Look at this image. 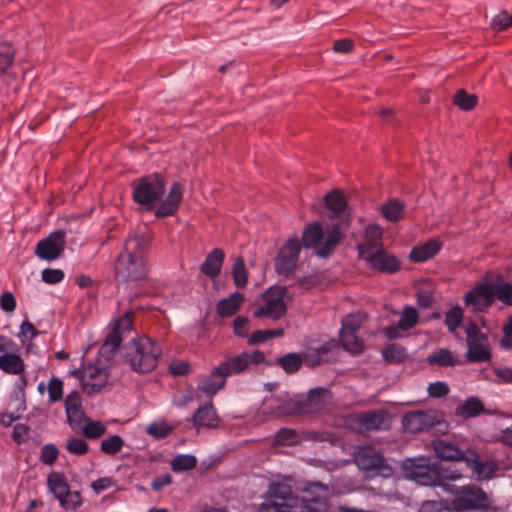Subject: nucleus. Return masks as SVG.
I'll list each match as a JSON object with an SVG mask.
<instances>
[{"mask_svg":"<svg viewBox=\"0 0 512 512\" xmlns=\"http://www.w3.org/2000/svg\"><path fill=\"white\" fill-rule=\"evenodd\" d=\"M437 472L439 475V486L446 491L452 492L458 486L447 484L446 481H456L462 478V472L452 464H438Z\"/></svg>","mask_w":512,"mask_h":512,"instance_id":"32","label":"nucleus"},{"mask_svg":"<svg viewBox=\"0 0 512 512\" xmlns=\"http://www.w3.org/2000/svg\"><path fill=\"white\" fill-rule=\"evenodd\" d=\"M440 243L436 240H430L423 245L416 246L410 252V259L414 262H425L435 256L440 250Z\"/></svg>","mask_w":512,"mask_h":512,"instance_id":"34","label":"nucleus"},{"mask_svg":"<svg viewBox=\"0 0 512 512\" xmlns=\"http://www.w3.org/2000/svg\"><path fill=\"white\" fill-rule=\"evenodd\" d=\"M194 426L201 428H216L219 424V417L211 403L200 406L192 417Z\"/></svg>","mask_w":512,"mask_h":512,"instance_id":"26","label":"nucleus"},{"mask_svg":"<svg viewBox=\"0 0 512 512\" xmlns=\"http://www.w3.org/2000/svg\"><path fill=\"white\" fill-rule=\"evenodd\" d=\"M443 421L442 415L435 410L414 411L403 417V426L412 433L428 430Z\"/></svg>","mask_w":512,"mask_h":512,"instance_id":"14","label":"nucleus"},{"mask_svg":"<svg viewBox=\"0 0 512 512\" xmlns=\"http://www.w3.org/2000/svg\"><path fill=\"white\" fill-rule=\"evenodd\" d=\"M383 229L376 224L369 225L364 234V240L358 244V252L360 258L366 254L375 253L378 249L383 247L382 244Z\"/></svg>","mask_w":512,"mask_h":512,"instance_id":"25","label":"nucleus"},{"mask_svg":"<svg viewBox=\"0 0 512 512\" xmlns=\"http://www.w3.org/2000/svg\"><path fill=\"white\" fill-rule=\"evenodd\" d=\"M366 261L371 268L382 272L393 274L400 269V261L384 247L378 249L375 253L366 254L365 257L362 258Z\"/></svg>","mask_w":512,"mask_h":512,"instance_id":"17","label":"nucleus"},{"mask_svg":"<svg viewBox=\"0 0 512 512\" xmlns=\"http://www.w3.org/2000/svg\"><path fill=\"white\" fill-rule=\"evenodd\" d=\"M222 374L218 366L215 367L211 374L199 383L198 389L208 396H213L222 389L226 383L227 378Z\"/></svg>","mask_w":512,"mask_h":512,"instance_id":"30","label":"nucleus"},{"mask_svg":"<svg viewBox=\"0 0 512 512\" xmlns=\"http://www.w3.org/2000/svg\"><path fill=\"white\" fill-rule=\"evenodd\" d=\"M0 307L3 311L10 313L13 312L16 308V300L14 295L6 291L0 296Z\"/></svg>","mask_w":512,"mask_h":512,"instance_id":"60","label":"nucleus"},{"mask_svg":"<svg viewBox=\"0 0 512 512\" xmlns=\"http://www.w3.org/2000/svg\"><path fill=\"white\" fill-rule=\"evenodd\" d=\"M225 254L223 250L216 248L212 250L202 263L200 270L203 274L210 278H215L219 275Z\"/></svg>","mask_w":512,"mask_h":512,"instance_id":"29","label":"nucleus"},{"mask_svg":"<svg viewBox=\"0 0 512 512\" xmlns=\"http://www.w3.org/2000/svg\"><path fill=\"white\" fill-rule=\"evenodd\" d=\"M124 440L119 435L110 436L100 444V450L107 455H115L122 450Z\"/></svg>","mask_w":512,"mask_h":512,"instance_id":"47","label":"nucleus"},{"mask_svg":"<svg viewBox=\"0 0 512 512\" xmlns=\"http://www.w3.org/2000/svg\"><path fill=\"white\" fill-rule=\"evenodd\" d=\"M466 465L470 468L478 479H489L498 474L500 465L496 461L479 460L478 454L474 450H469L466 458Z\"/></svg>","mask_w":512,"mask_h":512,"instance_id":"23","label":"nucleus"},{"mask_svg":"<svg viewBox=\"0 0 512 512\" xmlns=\"http://www.w3.org/2000/svg\"><path fill=\"white\" fill-rule=\"evenodd\" d=\"M277 363L286 373H295L302 366V358L296 353H289L279 358Z\"/></svg>","mask_w":512,"mask_h":512,"instance_id":"44","label":"nucleus"},{"mask_svg":"<svg viewBox=\"0 0 512 512\" xmlns=\"http://www.w3.org/2000/svg\"><path fill=\"white\" fill-rule=\"evenodd\" d=\"M490 283L494 300L497 299L508 306H512V284L502 280Z\"/></svg>","mask_w":512,"mask_h":512,"instance_id":"37","label":"nucleus"},{"mask_svg":"<svg viewBox=\"0 0 512 512\" xmlns=\"http://www.w3.org/2000/svg\"><path fill=\"white\" fill-rule=\"evenodd\" d=\"M29 427L25 424H17L13 429V439L17 443H23L28 439Z\"/></svg>","mask_w":512,"mask_h":512,"instance_id":"63","label":"nucleus"},{"mask_svg":"<svg viewBox=\"0 0 512 512\" xmlns=\"http://www.w3.org/2000/svg\"><path fill=\"white\" fill-rule=\"evenodd\" d=\"M463 311L460 307L456 306L450 309L445 316V323L450 332H454L461 324Z\"/></svg>","mask_w":512,"mask_h":512,"instance_id":"49","label":"nucleus"},{"mask_svg":"<svg viewBox=\"0 0 512 512\" xmlns=\"http://www.w3.org/2000/svg\"><path fill=\"white\" fill-rule=\"evenodd\" d=\"M434 450L436 455L446 461H464L469 450L462 451L453 443L445 440H436L434 442Z\"/></svg>","mask_w":512,"mask_h":512,"instance_id":"27","label":"nucleus"},{"mask_svg":"<svg viewBox=\"0 0 512 512\" xmlns=\"http://www.w3.org/2000/svg\"><path fill=\"white\" fill-rule=\"evenodd\" d=\"M66 449L75 455H84L88 452L89 447L87 442L81 438H71L67 441Z\"/></svg>","mask_w":512,"mask_h":512,"instance_id":"52","label":"nucleus"},{"mask_svg":"<svg viewBox=\"0 0 512 512\" xmlns=\"http://www.w3.org/2000/svg\"><path fill=\"white\" fill-rule=\"evenodd\" d=\"M85 437L89 439H97L106 433V426L100 421H94L89 418L79 428Z\"/></svg>","mask_w":512,"mask_h":512,"instance_id":"42","label":"nucleus"},{"mask_svg":"<svg viewBox=\"0 0 512 512\" xmlns=\"http://www.w3.org/2000/svg\"><path fill=\"white\" fill-rule=\"evenodd\" d=\"M150 237L146 234L130 235L124 242L123 251L115 263L116 277L120 281H139L149 271L147 250Z\"/></svg>","mask_w":512,"mask_h":512,"instance_id":"2","label":"nucleus"},{"mask_svg":"<svg viewBox=\"0 0 512 512\" xmlns=\"http://www.w3.org/2000/svg\"><path fill=\"white\" fill-rule=\"evenodd\" d=\"M57 456H58V449L54 445L48 444L42 448L41 461L43 463H45L47 465H51L56 461Z\"/></svg>","mask_w":512,"mask_h":512,"instance_id":"59","label":"nucleus"},{"mask_svg":"<svg viewBox=\"0 0 512 512\" xmlns=\"http://www.w3.org/2000/svg\"><path fill=\"white\" fill-rule=\"evenodd\" d=\"M265 361V355L259 350L242 352L231 356L218 365V368L226 378L244 372L251 364H259Z\"/></svg>","mask_w":512,"mask_h":512,"instance_id":"11","label":"nucleus"},{"mask_svg":"<svg viewBox=\"0 0 512 512\" xmlns=\"http://www.w3.org/2000/svg\"><path fill=\"white\" fill-rule=\"evenodd\" d=\"M197 462V458L192 454H180L171 459L170 466L174 472L180 473L194 469Z\"/></svg>","mask_w":512,"mask_h":512,"instance_id":"39","label":"nucleus"},{"mask_svg":"<svg viewBox=\"0 0 512 512\" xmlns=\"http://www.w3.org/2000/svg\"><path fill=\"white\" fill-rule=\"evenodd\" d=\"M509 19V14L506 11H502L492 19L491 27L495 31L506 30L507 28L511 27Z\"/></svg>","mask_w":512,"mask_h":512,"instance_id":"57","label":"nucleus"},{"mask_svg":"<svg viewBox=\"0 0 512 512\" xmlns=\"http://www.w3.org/2000/svg\"><path fill=\"white\" fill-rule=\"evenodd\" d=\"M355 463L362 470H376L384 468L383 455L371 446L359 447L354 455Z\"/></svg>","mask_w":512,"mask_h":512,"instance_id":"22","label":"nucleus"},{"mask_svg":"<svg viewBox=\"0 0 512 512\" xmlns=\"http://www.w3.org/2000/svg\"><path fill=\"white\" fill-rule=\"evenodd\" d=\"M494 373L498 383H512V368L504 366L495 367Z\"/></svg>","mask_w":512,"mask_h":512,"instance_id":"62","label":"nucleus"},{"mask_svg":"<svg viewBox=\"0 0 512 512\" xmlns=\"http://www.w3.org/2000/svg\"><path fill=\"white\" fill-rule=\"evenodd\" d=\"M291 298L285 287L272 286L262 294V303L255 309V318L281 319L287 312Z\"/></svg>","mask_w":512,"mask_h":512,"instance_id":"5","label":"nucleus"},{"mask_svg":"<svg viewBox=\"0 0 512 512\" xmlns=\"http://www.w3.org/2000/svg\"><path fill=\"white\" fill-rule=\"evenodd\" d=\"M327 496L328 488L320 483L309 485L304 495L298 498L289 484L274 482L259 512H327Z\"/></svg>","mask_w":512,"mask_h":512,"instance_id":"1","label":"nucleus"},{"mask_svg":"<svg viewBox=\"0 0 512 512\" xmlns=\"http://www.w3.org/2000/svg\"><path fill=\"white\" fill-rule=\"evenodd\" d=\"M65 232L57 230L39 241L35 248V254L42 260L53 261L58 259L65 248Z\"/></svg>","mask_w":512,"mask_h":512,"instance_id":"15","label":"nucleus"},{"mask_svg":"<svg viewBox=\"0 0 512 512\" xmlns=\"http://www.w3.org/2000/svg\"><path fill=\"white\" fill-rule=\"evenodd\" d=\"M232 276L233 281L238 288L246 287L248 283V273L246 271L245 262L242 257L235 259L232 268Z\"/></svg>","mask_w":512,"mask_h":512,"instance_id":"43","label":"nucleus"},{"mask_svg":"<svg viewBox=\"0 0 512 512\" xmlns=\"http://www.w3.org/2000/svg\"><path fill=\"white\" fill-rule=\"evenodd\" d=\"M243 301L244 295L240 292H234L217 303V312L221 317H230L239 310Z\"/></svg>","mask_w":512,"mask_h":512,"instance_id":"33","label":"nucleus"},{"mask_svg":"<svg viewBox=\"0 0 512 512\" xmlns=\"http://www.w3.org/2000/svg\"><path fill=\"white\" fill-rule=\"evenodd\" d=\"M49 401L58 402L63 397V382L58 378H52L47 386Z\"/></svg>","mask_w":512,"mask_h":512,"instance_id":"51","label":"nucleus"},{"mask_svg":"<svg viewBox=\"0 0 512 512\" xmlns=\"http://www.w3.org/2000/svg\"><path fill=\"white\" fill-rule=\"evenodd\" d=\"M454 104L461 110L468 111L476 106L477 97L473 94H468L465 90L461 89L454 95Z\"/></svg>","mask_w":512,"mask_h":512,"instance_id":"46","label":"nucleus"},{"mask_svg":"<svg viewBox=\"0 0 512 512\" xmlns=\"http://www.w3.org/2000/svg\"><path fill=\"white\" fill-rule=\"evenodd\" d=\"M419 512H451L450 509L444 507L437 501H427L422 504Z\"/></svg>","mask_w":512,"mask_h":512,"instance_id":"64","label":"nucleus"},{"mask_svg":"<svg viewBox=\"0 0 512 512\" xmlns=\"http://www.w3.org/2000/svg\"><path fill=\"white\" fill-rule=\"evenodd\" d=\"M82 408V401L80 394L77 391H73L66 396L65 399V411L75 410Z\"/></svg>","mask_w":512,"mask_h":512,"instance_id":"61","label":"nucleus"},{"mask_svg":"<svg viewBox=\"0 0 512 512\" xmlns=\"http://www.w3.org/2000/svg\"><path fill=\"white\" fill-rule=\"evenodd\" d=\"M483 409L484 406L478 398L470 397L457 408V414L465 418H471L479 415Z\"/></svg>","mask_w":512,"mask_h":512,"instance_id":"41","label":"nucleus"},{"mask_svg":"<svg viewBox=\"0 0 512 512\" xmlns=\"http://www.w3.org/2000/svg\"><path fill=\"white\" fill-rule=\"evenodd\" d=\"M132 314L125 313L122 317L118 318L111 326L105 342L100 348V354L109 359L119 347L122 339L132 329Z\"/></svg>","mask_w":512,"mask_h":512,"instance_id":"10","label":"nucleus"},{"mask_svg":"<svg viewBox=\"0 0 512 512\" xmlns=\"http://www.w3.org/2000/svg\"><path fill=\"white\" fill-rule=\"evenodd\" d=\"M283 334H284V330L282 328L257 330L250 335V337L248 339V343L250 345L260 344V343H263L271 338L281 337V336H283Z\"/></svg>","mask_w":512,"mask_h":512,"instance_id":"45","label":"nucleus"},{"mask_svg":"<svg viewBox=\"0 0 512 512\" xmlns=\"http://www.w3.org/2000/svg\"><path fill=\"white\" fill-rule=\"evenodd\" d=\"M14 48L8 44H0V77L3 75L12 76L10 72L14 61Z\"/></svg>","mask_w":512,"mask_h":512,"instance_id":"38","label":"nucleus"},{"mask_svg":"<svg viewBox=\"0 0 512 512\" xmlns=\"http://www.w3.org/2000/svg\"><path fill=\"white\" fill-rule=\"evenodd\" d=\"M467 352L466 359L471 363L486 362L491 359L488 338L473 322L465 327Z\"/></svg>","mask_w":512,"mask_h":512,"instance_id":"7","label":"nucleus"},{"mask_svg":"<svg viewBox=\"0 0 512 512\" xmlns=\"http://www.w3.org/2000/svg\"><path fill=\"white\" fill-rule=\"evenodd\" d=\"M382 355H383L385 361L388 363L402 362L406 356L405 349L396 344L387 346L383 350Z\"/></svg>","mask_w":512,"mask_h":512,"instance_id":"48","label":"nucleus"},{"mask_svg":"<svg viewBox=\"0 0 512 512\" xmlns=\"http://www.w3.org/2000/svg\"><path fill=\"white\" fill-rule=\"evenodd\" d=\"M405 477L422 486H439L437 464H430L428 459L408 460L404 465Z\"/></svg>","mask_w":512,"mask_h":512,"instance_id":"9","label":"nucleus"},{"mask_svg":"<svg viewBox=\"0 0 512 512\" xmlns=\"http://www.w3.org/2000/svg\"><path fill=\"white\" fill-rule=\"evenodd\" d=\"M73 374L80 380L83 390L89 395L100 391L108 381L107 370L94 364H89L82 370H76Z\"/></svg>","mask_w":512,"mask_h":512,"instance_id":"12","label":"nucleus"},{"mask_svg":"<svg viewBox=\"0 0 512 512\" xmlns=\"http://www.w3.org/2000/svg\"><path fill=\"white\" fill-rule=\"evenodd\" d=\"M418 311L412 306L404 307L398 323L385 328V334L389 339H396L402 336V332L408 331L418 323Z\"/></svg>","mask_w":512,"mask_h":512,"instance_id":"21","label":"nucleus"},{"mask_svg":"<svg viewBox=\"0 0 512 512\" xmlns=\"http://www.w3.org/2000/svg\"><path fill=\"white\" fill-rule=\"evenodd\" d=\"M64 276L61 269L46 268L41 273L42 280L48 284H57L64 279Z\"/></svg>","mask_w":512,"mask_h":512,"instance_id":"55","label":"nucleus"},{"mask_svg":"<svg viewBox=\"0 0 512 512\" xmlns=\"http://www.w3.org/2000/svg\"><path fill=\"white\" fill-rule=\"evenodd\" d=\"M301 244L297 239H290L281 248L275 261L276 271L279 275H289L297 266Z\"/></svg>","mask_w":512,"mask_h":512,"instance_id":"16","label":"nucleus"},{"mask_svg":"<svg viewBox=\"0 0 512 512\" xmlns=\"http://www.w3.org/2000/svg\"><path fill=\"white\" fill-rule=\"evenodd\" d=\"M330 400V391L326 388L311 389L304 401L296 405L297 411L303 414H311L321 410Z\"/></svg>","mask_w":512,"mask_h":512,"instance_id":"20","label":"nucleus"},{"mask_svg":"<svg viewBox=\"0 0 512 512\" xmlns=\"http://www.w3.org/2000/svg\"><path fill=\"white\" fill-rule=\"evenodd\" d=\"M297 440V434L289 428H283L276 434V443L279 445H293Z\"/></svg>","mask_w":512,"mask_h":512,"instance_id":"54","label":"nucleus"},{"mask_svg":"<svg viewBox=\"0 0 512 512\" xmlns=\"http://www.w3.org/2000/svg\"><path fill=\"white\" fill-rule=\"evenodd\" d=\"M133 200L147 210L155 207V204L162 200L166 191V181L158 173L141 177L132 183Z\"/></svg>","mask_w":512,"mask_h":512,"instance_id":"4","label":"nucleus"},{"mask_svg":"<svg viewBox=\"0 0 512 512\" xmlns=\"http://www.w3.org/2000/svg\"><path fill=\"white\" fill-rule=\"evenodd\" d=\"M361 430H385L390 427V418L384 410L358 413L354 417Z\"/></svg>","mask_w":512,"mask_h":512,"instance_id":"18","label":"nucleus"},{"mask_svg":"<svg viewBox=\"0 0 512 512\" xmlns=\"http://www.w3.org/2000/svg\"><path fill=\"white\" fill-rule=\"evenodd\" d=\"M69 425L73 429H79L82 424L87 420L82 408L65 411Z\"/></svg>","mask_w":512,"mask_h":512,"instance_id":"53","label":"nucleus"},{"mask_svg":"<svg viewBox=\"0 0 512 512\" xmlns=\"http://www.w3.org/2000/svg\"><path fill=\"white\" fill-rule=\"evenodd\" d=\"M48 485L64 509L75 510L81 505L80 494L69 490L68 484L62 475L51 474L48 478Z\"/></svg>","mask_w":512,"mask_h":512,"instance_id":"13","label":"nucleus"},{"mask_svg":"<svg viewBox=\"0 0 512 512\" xmlns=\"http://www.w3.org/2000/svg\"><path fill=\"white\" fill-rule=\"evenodd\" d=\"M342 233L337 225H333L325 234L319 223H313L303 233V243L306 247L316 249L317 255L328 256L333 248L340 242Z\"/></svg>","mask_w":512,"mask_h":512,"instance_id":"6","label":"nucleus"},{"mask_svg":"<svg viewBox=\"0 0 512 512\" xmlns=\"http://www.w3.org/2000/svg\"><path fill=\"white\" fill-rule=\"evenodd\" d=\"M404 209V202L397 199H390L382 204L381 213L388 221L397 222L401 219Z\"/></svg>","mask_w":512,"mask_h":512,"instance_id":"36","label":"nucleus"},{"mask_svg":"<svg viewBox=\"0 0 512 512\" xmlns=\"http://www.w3.org/2000/svg\"><path fill=\"white\" fill-rule=\"evenodd\" d=\"M427 362L432 366L443 367L456 366L462 363L459 356L447 348H438L432 351L427 357Z\"/></svg>","mask_w":512,"mask_h":512,"instance_id":"28","label":"nucleus"},{"mask_svg":"<svg viewBox=\"0 0 512 512\" xmlns=\"http://www.w3.org/2000/svg\"><path fill=\"white\" fill-rule=\"evenodd\" d=\"M494 302L491 283L477 285L465 296L467 306H472L474 311H483Z\"/></svg>","mask_w":512,"mask_h":512,"instance_id":"19","label":"nucleus"},{"mask_svg":"<svg viewBox=\"0 0 512 512\" xmlns=\"http://www.w3.org/2000/svg\"><path fill=\"white\" fill-rule=\"evenodd\" d=\"M427 391L429 396L433 398H441L446 396L449 393L450 389L445 382L437 381L434 383H430L427 388Z\"/></svg>","mask_w":512,"mask_h":512,"instance_id":"56","label":"nucleus"},{"mask_svg":"<svg viewBox=\"0 0 512 512\" xmlns=\"http://www.w3.org/2000/svg\"><path fill=\"white\" fill-rule=\"evenodd\" d=\"M357 332L349 330L340 331V341L345 350L358 354L363 349L362 341L357 337Z\"/></svg>","mask_w":512,"mask_h":512,"instance_id":"40","label":"nucleus"},{"mask_svg":"<svg viewBox=\"0 0 512 512\" xmlns=\"http://www.w3.org/2000/svg\"><path fill=\"white\" fill-rule=\"evenodd\" d=\"M183 186L179 182H174L169 189L167 197L161 201L155 215L158 218H164L174 215L178 210L183 199Z\"/></svg>","mask_w":512,"mask_h":512,"instance_id":"24","label":"nucleus"},{"mask_svg":"<svg viewBox=\"0 0 512 512\" xmlns=\"http://www.w3.org/2000/svg\"><path fill=\"white\" fill-rule=\"evenodd\" d=\"M173 428L165 422L152 423L147 427V433L156 439L168 436Z\"/></svg>","mask_w":512,"mask_h":512,"instance_id":"50","label":"nucleus"},{"mask_svg":"<svg viewBox=\"0 0 512 512\" xmlns=\"http://www.w3.org/2000/svg\"><path fill=\"white\" fill-rule=\"evenodd\" d=\"M124 359L132 370L147 373L156 368L162 350L158 343L149 337L131 340L124 347Z\"/></svg>","mask_w":512,"mask_h":512,"instance_id":"3","label":"nucleus"},{"mask_svg":"<svg viewBox=\"0 0 512 512\" xmlns=\"http://www.w3.org/2000/svg\"><path fill=\"white\" fill-rule=\"evenodd\" d=\"M327 208L333 213V216H346L347 203L344 195L340 191H332L325 197Z\"/></svg>","mask_w":512,"mask_h":512,"instance_id":"35","label":"nucleus"},{"mask_svg":"<svg viewBox=\"0 0 512 512\" xmlns=\"http://www.w3.org/2000/svg\"><path fill=\"white\" fill-rule=\"evenodd\" d=\"M26 365L20 355L8 352L0 355V370L9 375H21L25 372Z\"/></svg>","mask_w":512,"mask_h":512,"instance_id":"31","label":"nucleus"},{"mask_svg":"<svg viewBox=\"0 0 512 512\" xmlns=\"http://www.w3.org/2000/svg\"><path fill=\"white\" fill-rule=\"evenodd\" d=\"M362 324V318L358 314H352L346 316L342 320V328L341 330H349L352 332H357Z\"/></svg>","mask_w":512,"mask_h":512,"instance_id":"58","label":"nucleus"},{"mask_svg":"<svg viewBox=\"0 0 512 512\" xmlns=\"http://www.w3.org/2000/svg\"><path fill=\"white\" fill-rule=\"evenodd\" d=\"M451 493L455 494L451 505L457 512L482 509L489 504L485 492L476 485L457 487Z\"/></svg>","mask_w":512,"mask_h":512,"instance_id":"8","label":"nucleus"}]
</instances>
